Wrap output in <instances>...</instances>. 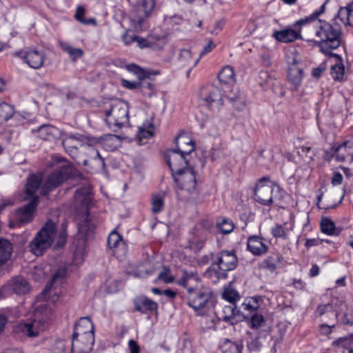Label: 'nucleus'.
Listing matches in <instances>:
<instances>
[{
    "instance_id": "1",
    "label": "nucleus",
    "mask_w": 353,
    "mask_h": 353,
    "mask_svg": "<svg viewBox=\"0 0 353 353\" xmlns=\"http://www.w3.org/2000/svg\"><path fill=\"white\" fill-rule=\"evenodd\" d=\"M179 134L174 138L176 148L168 149L163 153L164 160L171 171L172 177L176 183L177 199L183 202L199 204L203 201L201 190L196 180V172L189 164L188 156L195 150V143L186 138L184 141L190 146L189 150L181 149L179 145Z\"/></svg>"
},
{
    "instance_id": "2",
    "label": "nucleus",
    "mask_w": 353,
    "mask_h": 353,
    "mask_svg": "<svg viewBox=\"0 0 353 353\" xmlns=\"http://www.w3.org/2000/svg\"><path fill=\"white\" fill-rule=\"evenodd\" d=\"M329 0H326L320 8L313 12L310 15L300 19L295 22L300 29L309 31L313 28L314 35L319 39V46H328L330 48H338L342 42V28L337 22H328L319 19V17L325 12V6Z\"/></svg>"
},
{
    "instance_id": "3",
    "label": "nucleus",
    "mask_w": 353,
    "mask_h": 353,
    "mask_svg": "<svg viewBox=\"0 0 353 353\" xmlns=\"http://www.w3.org/2000/svg\"><path fill=\"white\" fill-rule=\"evenodd\" d=\"M92 199V189L90 186L79 188L75 192L74 204L77 210L82 214L83 218V220L78 223V242L73 257V263L76 265L83 263L85 254V241L93 237L94 225L91 222L89 215Z\"/></svg>"
},
{
    "instance_id": "4",
    "label": "nucleus",
    "mask_w": 353,
    "mask_h": 353,
    "mask_svg": "<svg viewBox=\"0 0 353 353\" xmlns=\"http://www.w3.org/2000/svg\"><path fill=\"white\" fill-rule=\"evenodd\" d=\"M52 317V310L44 304L41 305L35 310L33 319L19 323L14 332L29 338L37 337L49 327Z\"/></svg>"
},
{
    "instance_id": "5",
    "label": "nucleus",
    "mask_w": 353,
    "mask_h": 353,
    "mask_svg": "<svg viewBox=\"0 0 353 353\" xmlns=\"http://www.w3.org/2000/svg\"><path fill=\"white\" fill-rule=\"evenodd\" d=\"M215 267L210 266L205 270L204 276L209 279H214V282L228 277V272L234 270L238 265V258L236 251L221 250L216 253Z\"/></svg>"
},
{
    "instance_id": "6",
    "label": "nucleus",
    "mask_w": 353,
    "mask_h": 353,
    "mask_svg": "<svg viewBox=\"0 0 353 353\" xmlns=\"http://www.w3.org/2000/svg\"><path fill=\"white\" fill-rule=\"evenodd\" d=\"M187 305L195 312L209 310L214 306L216 299L212 290L205 286L188 288L183 294Z\"/></svg>"
},
{
    "instance_id": "7",
    "label": "nucleus",
    "mask_w": 353,
    "mask_h": 353,
    "mask_svg": "<svg viewBox=\"0 0 353 353\" xmlns=\"http://www.w3.org/2000/svg\"><path fill=\"white\" fill-rule=\"evenodd\" d=\"M70 178L83 179V174L68 161H61L59 169L54 171L46 179L41 187V194L47 195Z\"/></svg>"
},
{
    "instance_id": "8",
    "label": "nucleus",
    "mask_w": 353,
    "mask_h": 353,
    "mask_svg": "<svg viewBox=\"0 0 353 353\" xmlns=\"http://www.w3.org/2000/svg\"><path fill=\"white\" fill-rule=\"evenodd\" d=\"M56 225L51 221H48L37 232L29 247L32 253L36 256H41L48 249L54 239Z\"/></svg>"
},
{
    "instance_id": "9",
    "label": "nucleus",
    "mask_w": 353,
    "mask_h": 353,
    "mask_svg": "<svg viewBox=\"0 0 353 353\" xmlns=\"http://www.w3.org/2000/svg\"><path fill=\"white\" fill-rule=\"evenodd\" d=\"M112 117L114 119V126L117 129L113 131L117 132L118 130L129 123V112L128 107L122 102L116 100L112 104Z\"/></svg>"
},
{
    "instance_id": "10",
    "label": "nucleus",
    "mask_w": 353,
    "mask_h": 353,
    "mask_svg": "<svg viewBox=\"0 0 353 353\" xmlns=\"http://www.w3.org/2000/svg\"><path fill=\"white\" fill-rule=\"evenodd\" d=\"M227 90H223V92L218 86L211 85L206 89H203L201 98L203 100L206 105L211 108L214 105L217 108L223 105V97L226 96Z\"/></svg>"
},
{
    "instance_id": "11",
    "label": "nucleus",
    "mask_w": 353,
    "mask_h": 353,
    "mask_svg": "<svg viewBox=\"0 0 353 353\" xmlns=\"http://www.w3.org/2000/svg\"><path fill=\"white\" fill-rule=\"evenodd\" d=\"M15 54L24 59L25 62L32 68L39 69L43 65L46 55L43 51L29 49L26 52L20 51Z\"/></svg>"
},
{
    "instance_id": "12",
    "label": "nucleus",
    "mask_w": 353,
    "mask_h": 353,
    "mask_svg": "<svg viewBox=\"0 0 353 353\" xmlns=\"http://www.w3.org/2000/svg\"><path fill=\"white\" fill-rule=\"evenodd\" d=\"M273 188L265 184L256 183L254 192V200L263 206L270 207L274 203Z\"/></svg>"
},
{
    "instance_id": "13",
    "label": "nucleus",
    "mask_w": 353,
    "mask_h": 353,
    "mask_svg": "<svg viewBox=\"0 0 353 353\" xmlns=\"http://www.w3.org/2000/svg\"><path fill=\"white\" fill-rule=\"evenodd\" d=\"M5 286L8 296L13 294L23 295L28 293L30 290L29 283L21 276L12 277L5 283Z\"/></svg>"
},
{
    "instance_id": "14",
    "label": "nucleus",
    "mask_w": 353,
    "mask_h": 353,
    "mask_svg": "<svg viewBox=\"0 0 353 353\" xmlns=\"http://www.w3.org/2000/svg\"><path fill=\"white\" fill-rule=\"evenodd\" d=\"M265 239L259 235H251L248 237L246 250L255 256L265 254L269 250Z\"/></svg>"
},
{
    "instance_id": "15",
    "label": "nucleus",
    "mask_w": 353,
    "mask_h": 353,
    "mask_svg": "<svg viewBox=\"0 0 353 353\" xmlns=\"http://www.w3.org/2000/svg\"><path fill=\"white\" fill-rule=\"evenodd\" d=\"M94 337L88 336L72 335L71 353H90L92 349Z\"/></svg>"
},
{
    "instance_id": "16",
    "label": "nucleus",
    "mask_w": 353,
    "mask_h": 353,
    "mask_svg": "<svg viewBox=\"0 0 353 353\" xmlns=\"http://www.w3.org/2000/svg\"><path fill=\"white\" fill-rule=\"evenodd\" d=\"M288 79L292 86V90H298L300 86L303 72V70L297 66L298 61L294 57H289L288 59Z\"/></svg>"
},
{
    "instance_id": "17",
    "label": "nucleus",
    "mask_w": 353,
    "mask_h": 353,
    "mask_svg": "<svg viewBox=\"0 0 353 353\" xmlns=\"http://www.w3.org/2000/svg\"><path fill=\"white\" fill-rule=\"evenodd\" d=\"M112 241H114L112 245V254L119 261H123L128 252V245L122 235L119 233L117 228L112 230Z\"/></svg>"
},
{
    "instance_id": "18",
    "label": "nucleus",
    "mask_w": 353,
    "mask_h": 353,
    "mask_svg": "<svg viewBox=\"0 0 353 353\" xmlns=\"http://www.w3.org/2000/svg\"><path fill=\"white\" fill-rule=\"evenodd\" d=\"M294 27L297 29V30L289 28L281 30L274 31L273 37L276 40L282 43H291L297 39L310 41L309 39H303L301 34V30H303L304 32H307V30L300 29L298 26H295V23L294 24Z\"/></svg>"
},
{
    "instance_id": "19",
    "label": "nucleus",
    "mask_w": 353,
    "mask_h": 353,
    "mask_svg": "<svg viewBox=\"0 0 353 353\" xmlns=\"http://www.w3.org/2000/svg\"><path fill=\"white\" fill-rule=\"evenodd\" d=\"M38 201V196H34L28 203L19 208L15 212L16 220L21 224L29 223L34 216V212L37 205Z\"/></svg>"
},
{
    "instance_id": "20",
    "label": "nucleus",
    "mask_w": 353,
    "mask_h": 353,
    "mask_svg": "<svg viewBox=\"0 0 353 353\" xmlns=\"http://www.w3.org/2000/svg\"><path fill=\"white\" fill-rule=\"evenodd\" d=\"M135 310L141 314H149L153 312L157 313L158 303L146 296L141 295L134 299Z\"/></svg>"
},
{
    "instance_id": "21",
    "label": "nucleus",
    "mask_w": 353,
    "mask_h": 353,
    "mask_svg": "<svg viewBox=\"0 0 353 353\" xmlns=\"http://www.w3.org/2000/svg\"><path fill=\"white\" fill-rule=\"evenodd\" d=\"M150 16L141 12V10H136L130 18L131 28L137 32H142L149 27L148 19Z\"/></svg>"
},
{
    "instance_id": "22",
    "label": "nucleus",
    "mask_w": 353,
    "mask_h": 353,
    "mask_svg": "<svg viewBox=\"0 0 353 353\" xmlns=\"http://www.w3.org/2000/svg\"><path fill=\"white\" fill-rule=\"evenodd\" d=\"M206 239L205 234L197 228H194L192 231V236L188 239V247L194 252H199L203 248Z\"/></svg>"
},
{
    "instance_id": "23",
    "label": "nucleus",
    "mask_w": 353,
    "mask_h": 353,
    "mask_svg": "<svg viewBox=\"0 0 353 353\" xmlns=\"http://www.w3.org/2000/svg\"><path fill=\"white\" fill-rule=\"evenodd\" d=\"M336 19H339L345 26L353 27V1H351L346 6L340 7L332 21L336 22Z\"/></svg>"
},
{
    "instance_id": "24",
    "label": "nucleus",
    "mask_w": 353,
    "mask_h": 353,
    "mask_svg": "<svg viewBox=\"0 0 353 353\" xmlns=\"http://www.w3.org/2000/svg\"><path fill=\"white\" fill-rule=\"evenodd\" d=\"M94 336V325L89 317H82L74 325L72 335Z\"/></svg>"
},
{
    "instance_id": "25",
    "label": "nucleus",
    "mask_w": 353,
    "mask_h": 353,
    "mask_svg": "<svg viewBox=\"0 0 353 353\" xmlns=\"http://www.w3.org/2000/svg\"><path fill=\"white\" fill-rule=\"evenodd\" d=\"M218 79L221 90L224 89V86L230 88L233 85L236 81L235 74L233 68L231 66H225L219 73Z\"/></svg>"
},
{
    "instance_id": "26",
    "label": "nucleus",
    "mask_w": 353,
    "mask_h": 353,
    "mask_svg": "<svg viewBox=\"0 0 353 353\" xmlns=\"http://www.w3.org/2000/svg\"><path fill=\"white\" fill-rule=\"evenodd\" d=\"M83 143V137L80 134L69 135L63 140L62 144L65 151L70 155L76 154L79 146Z\"/></svg>"
},
{
    "instance_id": "27",
    "label": "nucleus",
    "mask_w": 353,
    "mask_h": 353,
    "mask_svg": "<svg viewBox=\"0 0 353 353\" xmlns=\"http://www.w3.org/2000/svg\"><path fill=\"white\" fill-rule=\"evenodd\" d=\"M219 348L221 353H242L243 344L241 341H232L229 339L220 341Z\"/></svg>"
},
{
    "instance_id": "28",
    "label": "nucleus",
    "mask_w": 353,
    "mask_h": 353,
    "mask_svg": "<svg viewBox=\"0 0 353 353\" xmlns=\"http://www.w3.org/2000/svg\"><path fill=\"white\" fill-rule=\"evenodd\" d=\"M41 177L36 174H31L27 179L26 187V194L27 195L26 199H32L34 196L37 190L41 185Z\"/></svg>"
},
{
    "instance_id": "29",
    "label": "nucleus",
    "mask_w": 353,
    "mask_h": 353,
    "mask_svg": "<svg viewBox=\"0 0 353 353\" xmlns=\"http://www.w3.org/2000/svg\"><path fill=\"white\" fill-rule=\"evenodd\" d=\"M332 347L342 353H353V336L338 338L332 343Z\"/></svg>"
},
{
    "instance_id": "30",
    "label": "nucleus",
    "mask_w": 353,
    "mask_h": 353,
    "mask_svg": "<svg viewBox=\"0 0 353 353\" xmlns=\"http://www.w3.org/2000/svg\"><path fill=\"white\" fill-rule=\"evenodd\" d=\"M12 252V244L6 239H0V266L10 259Z\"/></svg>"
},
{
    "instance_id": "31",
    "label": "nucleus",
    "mask_w": 353,
    "mask_h": 353,
    "mask_svg": "<svg viewBox=\"0 0 353 353\" xmlns=\"http://www.w3.org/2000/svg\"><path fill=\"white\" fill-rule=\"evenodd\" d=\"M39 137L43 140H52L59 135V130L50 125H43L38 129Z\"/></svg>"
},
{
    "instance_id": "32",
    "label": "nucleus",
    "mask_w": 353,
    "mask_h": 353,
    "mask_svg": "<svg viewBox=\"0 0 353 353\" xmlns=\"http://www.w3.org/2000/svg\"><path fill=\"white\" fill-rule=\"evenodd\" d=\"M321 230L329 236H339L340 231H336L334 222L328 217H322L320 223Z\"/></svg>"
},
{
    "instance_id": "33",
    "label": "nucleus",
    "mask_w": 353,
    "mask_h": 353,
    "mask_svg": "<svg viewBox=\"0 0 353 353\" xmlns=\"http://www.w3.org/2000/svg\"><path fill=\"white\" fill-rule=\"evenodd\" d=\"M216 225L219 232L223 234H230L234 229L233 221L226 217L219 218L216 221Z\"/></svg>"
},
{
    "instance_id": "34",
    "label": "nucleus",
    "mask_w": 353,
    "mask_h": 353,
    "mask_svg": "<svg viewBox=\"0 0 353 353\" xmlns=\"http://www.w3.org/2000/svg\"><path fill=\"white\" fill-rule=\"evenodd\" d=\"M234 309L232 308V305H225L222 308L220 316H219L217 318L219 321H223L229 325H234L238 321V320L234 321Z\"/></svg>"
},
{
    "instance_id": "35",
    "label": "nucleus",
    "mask_w": 353,
    "mask_h": 353,
    "mask_svg": "<svg viewBox=\"0 0 353 353\" xmlns=\"http://www.w3.org/2000/svg\"><path fill=\"white\" fill-rule=\"evenodd\" d=\"M283 257L279 253H273L270 254L263 261L264 268L270 272H274L277 268V264L281 263Z\"/></svg>"
},
{
    "instance_id": "36",
    "label": "nucleus",
    "mask_w": 353,
    "mask_h": 353,
    "mask_svg": "<svg viewBox=\"0 0 353 353\" xmlns=\"http://www.w3.org/2000/svg\"><path fill=\"white\" fill-rule=\"evenodd\" d=\"M14 114V108L7 103H0V130L5 122L9 120Z\"/></svg>"
},
{
    "instance_id": "37",
    "label": "nucleus",
    "mask_w": 353,
    "mask_h": 353,
    "mask_svg": "<svg viewBox=\"0 0 353 353\" xmlns=\"http://www.w3.org/2000/svg\"><path fill=\"white\" fill-rule=\"evenodd\" d=\"M126 68L128 71L137 74L139 80H145V79H148L151 74H159V72H152L148 70H145L134 63L127 65Z\"/></svg>"
},
{
    "instance_id": "38",
    "label": "nucleus",
    "mask_w": 353,
    "mask_h": 353,
    "mask_svg": "<svg viewBox=\"0 0 353 353\" xmlns=\"http://www.w3.org/2000/svg\"><path fill=\"white\" fill-rule=\"evenodd\" d=\"M154 132V125L152 122L148 123H143L142 126L139 128L137 131V138L139 141L143 139H150L153 137Z\"/></svg>"
},
{
    "instance_id": "39",
    "label": "nucleus",
    "mask_w": 353,
    "mask_h": 353,
    "mask_svg": "<svg viewBox=\"0 0 353 353\" xmlns=\"http://www.w3.org/2000/svg\"><path fill=\"white\" fill-rule=\"evenodd\" d=\"M330 74L334 81L342 82L345 75V66L343 62H336L332 65Z\"/></svg>"
},
{
    "instance_id": "40",
    "label": "nucleus",
    "mask_w": 353,
    "mask_h": 353,
    "mask_svg": "<svg viewBox=\"0 0 353 353\" xmlns=\"http://www.w3.org/2000/svg\"><path fill=\"white\" fill-rule=\"evenodd\" d=\"M277 186L278 199H276V203L275 205L279 208L285 209L288 204V200L291 199V196L279 185Z\"/></svg>"
},
{
    "instance_id": "41",
    "label": "nucleus",
    "mask_w": 353,
    "mask_h": 353,
    "mask_svg": "<svg viewBox=\"0 0 353 353\" xmlns=\"http://www.w3.org/2000/svg\"><path fill=\"white\" fill-rule=\"evenodd\" d=\"M139 1V7L137 10H141V12L146 16L151 17L155 7V0H140Z\"/></svg>"
},
{
    "instance_id": "42",
    "label": "nucleus",
    "mask_w": 353,
    "mask_h": 353,
    "mask_svg": "<svg viewBox=\"0 0 353 353\" xmlns=\"http://www.w3.org/2000/svg\"><path fill=\"white\" fill-rule=\"evenodd\" d=\"M151 210L154 214L159 213L164 206V199L160 194H154L151 200Z\"/></svg>"
},
{
    "instance_id": "43",
    "label": "nucleus",
    "mask_w": 353,
    "mask_h": 353,
    "mask_svg": "<svg viewBox=\"0 0 353 353\" xmlns=\"http://www.w3.org/2000/svg\"><path fill=\"white\" fill-rule=\"evenodd\" d=\"M85 15V8L82 6H79L77 8L76 12L74 14L75 19L81 23L88 25L90 23H95V20L94 19H89L85 20L83 17Z\"/></svg>"
},
{
    "instance_id": "44",
    "label": "nucleus",
    "mask_w": 353,
    "mask_h": 353,
    "mask_svg": "<svg viewBox=\"0 0 353 353\" xmlns=\"http://www.w3.org/2000/svg\"><path fill=\"white\" fill-rule=\"evenodd\" d=\"M327 312H331V314L334 316L336 319L338 317V312L336 310H332V305L330 303L319 305L316 310V313L318 314L319 316H323Z\"/></svg>"
},
{
    "instance_id": "45",
    "label": "nucleus",
    "mask_w": 353,
    "mask_h": 353,
    "mask_svg": "<svg viewBox=\"0 0 353 353\" xmlns=\"http://www.w3.org/2000/svg\"><path fill=\"white\" fill-rule=\"evenodd\" d=\"M222 296L230 305L235 304L236 301L240 299L239 293L234 290L224 291Z\"/></svg>"
},
{
    "instance_id": "46",
    "label": "nucleus",
    "mask_w": 353,
    "mask_h": 353,
    "mask_svg": "<svg viewBox=\"0 0 353 353\" xmlns=\"http://www.w3.org/2000/svg\"><path fill=\"white\" fill-rule=\"evenodd\" d=\"M271 234L276 239H286L288 238L285 228L280 224L276 225L271 229Z\"/></svg>"
},
{
    "instance_id": "47",
    "label": "nucleus",
    "mask_w": 353,
    "mask_h": 353,
    "mask_svg": "<svg viewBox=\"0 0 353 353\" xmlns=\"http://www.w3.org/2000/svg\"><path fill=\"white\" fill-rule=\"evenodd\" d=\"M49 353H65V344L63 340H56L50 346Z\"/></svg>"
},
{
    "instance_id": "48",
    "label": "nucleus",
    "mask_w": 353,
    "mask_h": 353,
    "mask_svg": "<svg viewBox=\"0 0 353 353\" xmlns=\"http://www.w3.org/2000/svg\"><path fill=\"white\" fill-rule=\"evenodd\" d=\"M247 347L250 352H259L262 347V344L260 341V337L257 336L248 341Z\"/></svg>"
},
{
    "instance_id": "49",
    "label": "nucleus",
    "mask_w": 353,
    "mask_h": 353,
    "mask_svg": "<svg viewBox=\"0 0 353 353\" xmlns=\"http://www.w3.org/2000/svg\"><path fill=\"white\" fill-rule=\"evenodd\" d=\"M148 39L150 41H153L154 43L155 41H161L166 39V34L163 32L160 29L154 28L148 34Z\"/></svg>"
},
{
    "instance_id": "50",
    "label": "nucleus",
    "mask_w": 353,
    "mask_h": 353,
    "mask_svg": "<svg viewBox=\"0 0 353 353\" xmlns=\"http://www.w3.org/2000/svg\"><path fill=\"white\" fill-rule=\"evenodd\" d=\"M134 43H136L137 46L141 49L151 48L154 46L153 41H150L148 37L143 38L137 35Z\"/></svg>"
},
{
    "instance_id": "51",
    "label": "nucleus",
    "mask_w": 353,
    "mask_h": 353,
    "mask_svg": "<svg viewBox=\"0 0 353 353\" xmlns=\"http://www.w3.org/2000/svg\"><path fill=\"white\" fill-rule=\"evenodd\" d=\"M264 317L259 314H254L250 318V327L257 329L264 323Z\"/></svg>"
},
{
    "instance_id": "52",
    "label": "nucleus",
    "mask_w": 353,
    "mask_h": 353,
    "mask_svg": "<svg viewBox=\"0 0 353 353\" xmlns=\"http://www.w3.org/2000/svg\"><path fill=\"white\" fill-rule=\"evenodd\" d=\"M216 258V253L214 252H210L208 254H204L202 256L200 259L199 260V263L201 265H205L208 264L210 262H211L210 266H212V268L215 267V264H214V261H215Z\"/></svg>"
},
{
    "instance_id": "53",
    "label": "nucleus",
    "mask_w": 353,
    "mask_h": 353,
    "mask_svg": "<svg viewBox=\"0 0 353 353\" xmlns=\"http://www.w3.org/2000/svg\"><path fill=\"white\" fill-rule=\"evenodd\" d=\"M122 41L125 45L128 46L134 42L137 34L131 30H126L121 36Z\"/></svg>"
},
{
    "instance_id": "54",
    "label": "nucleus",
    "mask_w": 353,
    "mask_h": 353,
    "mask_svg": "<svg viewBox=\"0 0 353 353\" xmlns=\"http://www.w3.org/2000/svg\"><path fill=\"white\" fill-rule=\"evenodd\" d=\"M192 276V274L188 272L186 270H183L182 275L180 279H179L176 283L181 287L185 288H188V280Z\"/></svg>"
},
{
    "instance_id": "55",
    "label": "nucleus",
    "mask_w": 353,
    "mask_h": 353,
    "mask_svg": "<svg viewBox=\"0 0 353 353\" xmlns=\"http://www.w3.org/2000/svg\"><path fill=\"white\" fill-rule=\"evenodd\" d=\"M159 280L163 281L165 283H172L174 282V276L170 274V270L165 268L163 271H161L158 276Z\"/></svg>"
},
{
    "instance_id": "56",
    "label": "nucleus",
    "mask_w": 353,
    "mask_h": 353,
    "mask_svg": "<svg viewBox=\"0 0 353 353\" xmlns=\"http://www.w3.org/2000/svg\"><path fill=\"white\" fill-rule=\"evenodd\" d=\"M64 274V272L63 271H61V270H59L57 272H55V274H54V276H52V278L51 279V280L48 283V284L46 285L44 290H43V292L45 294H47L48 292H50L51 290V288L52 287V285L53 283L60 277L63 276Z\"/></svg>"
},
{
    "instance_id": "57",
    "label": "nucleus",
    "mask_w": 353,
    "mask_h": 353,
    "mask_svg": "<svg viewBox=\"0 0 353 353\" xmlns=\"http://www.w3.org/2000/svg\"><path fill=\"white\" fill-rule=\"evenodd\" d=\"M336 48H330L328 46H323V48H320L321 51L325 54L326 56L330 57H335L337 59V62H343V59L341 55L334 53L332 52V50H336Z\"/></svg>"
},
{
    "instance_id": "58",
    "label": "nucleus",
    "mask_w": 353,
    "mask_h": 353,
    "mask_svg": "<svg viewBox=\"0 0 353 353\" xmlns=\"http://www.w3.org/2000/svg\"><path fill=\"white\" fill-rule=\"evenodd\" d=\"M121 85L128 90H133L135 89H137L140 87V85H142L141 83V81H130L124 79H122L121 81Z\"/></svg>"
},
{
    "instance_id": "59",
    "label": "nucleus",
    "mask_w": 353,
    "mask_h": 353,
    "mask_svg": "<svg viewBox=\"0 0 353 353\" xmlns=\"http://www.w3.org/2000/svg\"><path fill=\"white\" fill-rule=\"evenodd\" d=\"M335 327V324L332 325H329L327 324L323 323L319 325V332L321 335L325 336H329L333 332V328Z\"/></svg>"
},
{
    "instance_id": "60",
    "label": "nucleus",
    "mask_w": 353,
    "mask_h": 353,
    "mask_svg": "<svg viewBox=\"0 0 353 353\" xmlns=\"http://www.w3.org/2000/svg\"><path fill=\"white\" fill-rule=\"evenodd\" d=\"M215 47L216 45L214 43V42L212 40H210L208 44L204 46L202 50L200 52L199 58L210 52Z\"/></svg>"
},
{
    "instance_id": "61",
    "label": "nucleus",
    "mask_w": 353,
    "mask_h": 353,
    "mask_svg": "<svg viewBox=\"0 0 353 353\" xmlns=\"http://www.w3.org/2000/svg\"><path fill=\"white\" fill-rule=\"evenodd\" d=\"M242 308L244 310L253 312L258 310L256 304L255 305H253L249 299L245 300V301L242 303Z\"/></svg>"
},
{
    "instance_id": "62",
    "label": "nucleus",
    "mask_w": 353,
    "mask_h": 353,
    "mask_svg": "<svg viewBox=\"0 0 353 353\" xmlns=\"http://www.w3.org/2000/svg\"><path fill=\"white\" fill-rule=\"evenodd\" d=\"M223 157V151L220 148H212L210 152V157L212 161H215Z\"/></svg>"
},
{
    "instance_id": "63",
    "label": "nucleus",
    "mask_w": 353,
    "mask_h": 353,
    "mask_svg": "<svg viewBox=\"0 0 353 353\" xmlns=\"http://www.w3.org/2000/svg\"><path fill=\"white\" fill-rule=\"evenodd\" d=\"M68 54L72 60H75L83 55V51L80 48H75L72 47V48L68 52Z\"/></svg>"
},
{
    "instance_id": "64",
    "label": "nucleus",
    "mask_w": 353,
    "mask_h": 353,
    "mask_svg": "<svg viewBox=\"0 0 353 353\" xmlns=\"http://www.w3.org/2000/svg\"><path fill=\"white\" fill-rule=\"evenodd\" d=\"M128 347L130 350V353H140V346L134 340L130 339L128 341Z\"/></svg>"
}]
</instances>
